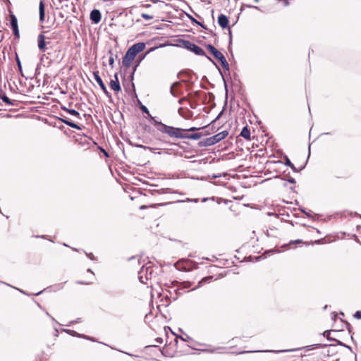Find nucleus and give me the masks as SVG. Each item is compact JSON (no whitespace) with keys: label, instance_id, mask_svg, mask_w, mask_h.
Wrapping results in <instances>:
<instances>
[{"label":"nucleus","instance_id":"obj_62","mask_svg":"<svg viewBox=\"0 0 361 361\" xmlns=\"http://www.w3.org/2000/svg\"><path fill=\"white\" fill-rule=\"evenodd\" d=\"M209 267L210 269H212V268L215 269V268H216V265L211 264Z\"/></svg>","mask_w":361,"mask_h":361},{"label":"nucleus","instance_id":"obj_63","mask_svg":"<svg viewBox=\"0 0 361 361\" xmlns=\"http://www.w3.org/2000/svg\"><path fill=\"white\" fill-rule=\"evenodd\" d=\"M144 268H145V265H142V266L140 268L139 271H144Z\"/></svg>","mask_w":361,"mask_h":361},{"label":"nucleus","instance_id":"obj_29","mask_svg":"<svg viewBox=\"0 0 361 361\" xmlns=\"http://www.w3.org/2000/svg\"><path fill=\"white\" fill-rule=\"evenodd\" d=\"M206 47L207 49H208V51L213 55L214 56L216 54H217L219 51L216 49L212 44H208L206 45Z\"/></svg>","mask_w":361,"mask_h":361},{"label":"nucleus","instance_id":"obj_46","mask_svg":"<svg viewBox=\"0 0 361 361\" xmlns=\"http://www.w3.org/2000/svg\"><path fill=\"white\" fill-rule=\"evenodd\" d=\"M221 174H212V176L209 175L208 177L209 178H219L221 177Z\"/></svg>","mask_w":361,"mask_h":361},{"label":"nucleus","instance_id":"obj_50","mask_svg":"<svg viewBox=\"0 0 361 361\" xmlns=\"http://www.w3.org/2000/svg\"><path fill=\"white\" fill-rule=\"evenodd\" d=\"M86 255H87V256L90 259H92V260H93V259H94V255H93V254H92V253H89V254L86 253Z\"/></svg>","mask_w":361,"mask_h":361},{"label":"nucleus","instance_id":"obj_6","mask_svg":"<svg viewBox=\"0 0 361 361\" xmlns=\"http://www.w3.org/2000/svg\"><path fill=\"white\" fill-rule=\"evenodd\" d=\"M10 25L15 38H20V31L18 28V19L13 13H10Z\"/></svg>","mask_w":361,"mask_h":361},{"label":"nucleus","instance_id":"obj_35","mask_svg":"<svg viewBox=\"0 0 361 361\" xmlns=\"http://www.w3.org/2000/svg\"><path fill=\"white\" fill-rule=\"evenodd\" d=\"M206 128V126L202 127V128L191 127L190 128H183V132H194V131H196L201 128Z\"/></svg>","mask_w":361,"mask_h":361},{"label":"nucleus","instance_id":"obj_31","mask_svg":"<svg viewBox=\"0 0 361 361\" xmlns=\"http://www.w3.org/2000/svg\"><path fill=\"white\" fill-rule=\"evenodd\" d=\"M16 63H17L18 69L20 72L21 75L23 76L21 62H20V59H19V57H18V56L17 54L16 56Z\"/></svg>","mask_w":361,"mask_h":361},{"label":"nucleus","instance_id":"obj_38","mask_svg":"<svg viewBox=\"0 0 361 361\" xmlns=\"http://www.w3.org/2000/svg\"><path fill=\"white\" fill-rule=\"evenodd\" d=\"M335 341L336 342L337 345H341V346H344V347H345V348H348L350 350H352L351 347H350L349 345H345V343H343V342H341V341H338V340H337V339H336V341Z\"/></svg>","mask_w":361,"mask_h":361},{"label":"nucleus","instance_id":"obj_25","mask_svg":"<svg viewBox=\"0 0 361 361\" xmlns=\"http://www.w3.org/2000/svg\"><path fill=\"white\" fill-rule=\"evenodd\" d=\"M125 75H123L122 77V82H123V86L126 90V92H128V94H134L133 92H132V87L130 86V82H127L126 80V78H125Z\"/></svg>","mask_w":361,"mask_h":361},{"label":"nucleus","instance_id":"obj_26","mask_svg":"<svg viewBox=\"0 0 361 361\" xmlns=\"http://www.w3.org/2000/svg\"><path fill=\"white\" fill-rule=\"evenodd\" d=\"M61 109L67 113H68L70 115L75 116V117H80V113L73 109H68L64 106H61Z\"/></svg>","mask_w":361,"mask_h":361},{"label":"nucleus","instance_id":"obj_41","mask_svg":"<svg viewBox=\"0 0 361 361\" xmlns=\"http://www.w3.org/2000/svg\"><path fill=\"white\" fill-rule=\"evenodd\" d=\"M224 109H222V110L219 113V114L217 115V116L216 117V118H215V119L212 122V123H214V122H215L216 120L219 119V118L221 117V116H222V115H223V114H224Z\"/></svg>","mask_w":361,"mask_h":361},{"label":"nucleus","instance_id":"obj_10","mask_svg":"<svg viewBox=\"0 0 361 361\" xmlns=\"http://www.w3.org/2000/svg\"><path fill=\"white\" fill-rule=\"evenodd\" d=\"M0 99H1L6 105L8 106H16L18 103L17 101L11 99L8 97H7L6 92L2 90H0Z\"/></svg>","mask_w":361,"mask_h":361},{"label":"nucleus","instance_id":"obj_28","mask_svg":"<svg viewBox=\"0 0 361 361\" xmlns=\"http://www.w3.org/2000/svg\"><path fill=\"white\" fill-rule=\"evenodd\" d=\"M109 54H110L109 59V64L111 67L114 66V58H117V54H114L112 49H110L109 51Z\"/></svg>","mask_w":361,"mask_h":361},{"label":"nucleus","instance_id":"obj_5","mask_svg":"<svg viewBox=\"0 0 361 361\" xmlns=\"http://www.w3.org/2000/svg\"><path fill=\"white\" fill-rule=\"evenodd\" d=\"M93 76L95 81L97 82L101 90L104 92L105 95L110 99L112 98V94L108 91L104 82H103L102 78L99 75V71H95L93 72Z\"/></svg>","mask_w":361,"mask_h":361},{"label":"nucleus","instance_id":"obj_34","mask_svg":"<svg viewBox=\"0 0 361 361\" xmlns=\"http://www.w3.org/2000/svg\"><path fill=\"white\" fill-rule=\"evenodd\" d=\"M331 331H325L322 335L326 337L329 341H336V338L330 337Z\"/></svg>","mask_w":361,"mask_h":361},{"label":"nucleus","instance_id":"obj_58","mask_svg":"<svg viewBox=\"0 0 361 361\" xmlns=\"http://www.w3.org/2000/svg\"><path fill=\"white\" fill-rule=\"evenodd\" d=\"M152 3L154 4H157V3H159V2H161V1L159 0H150Z\"/></svg>","mask_w":361,"mask_h":361},{"label":"nucleus","instance_id":"obj_37","mask_svg":"<svg viewBox=\"0 0 361 361\" xmlns=\"http://www.w3.org/2000/svg\"><path fill=\"white\" fill-rule=\"evenodd\" d=\"M141 16L145 20H152L153 18V16L147 13H142Z\"/></svg>","mask_w":361,"mask_h":361},{"label":"nucleus","instance_id":"obj_49","mask_svg":"<svg viewBox=\"0 0 361 361\" xmlns=\"http://www.w3.org/2000/svg\"><path fill=\"white\" fill-rule=\"evenodd\" d=\"M246 7L247 8H255L257 10H260L259 8L257 6H252V5H245Z\"/></svg>","mask_w":361,"mask_h":361},{"label":"nucleus","instance_id":"obj_23","mask_svg":"<svg viewBox=\"0 0 361 361\" xmlns=\"http://www.w3.org/2000/svg\"><path fill=\"white\" fill-rule=\"evenodd\" d=\"M202 134L200 133H190V134H185L184 133V137L183 139H188V140H199L202 137Z\"/></svg>","mask_w":361,"mask_h":361},{"label":"nucleus","instance_id":"obj_43","mask_svg":"<svg viewBox=\"0 0 361 361\" xmlns=\"http://www.w3.org/2000/svg\"><path fill=\"white\" fill-rule=\"evenodd\" d=\"M354 317H355L356 319H361V311H357V312L355 313Z\"/></svg>","mask_w":361,"mask_h":361},{"label":"nucleus","instance_id":"obj_47","mask_svg":"<svg viewBox=\"0 0 361 361\" xmlns=\"http://www.w3.org/2000/svg\"><path fill=\"white\" fill-rule=\"evenodd\" d=\"M33 237L35 238H43V239H47V235H33Z\"/></svg>","mask_w":361,"mask_h":361},{"label":"nucleus","instance_id":"obj_15","mask_svg":"<svg viewBox=\"0 0 361 361\" xmlns=\"http://www.w3.org/2000/svg\"><path fill=\"white\" fill-rule=\"evenodd\" d=\"M145 47L146 45L144 42H137L133 44L130 48L137 55L145 49Z\"/></svg>","mask_w":361,"mask_h":361},{"label":"nucleus","instance_id":"obj_55","mask_svg":"<svg viewBox=\"0 0 361 361\" xmlns=\"http://www.w3.org/2000/svg\"><path fill=\"white\" fill-rule=\"evenodd\" d=\"M147 149H149V151H151V152H154V151L156 149H155V148H154V147H149V146H147Z\"/></svg>","mask_w":361,"mask_h":361},{"label":"nucleus","instance_id":"obj_39","mask_svg":"<svg viewBox=\"0 0 361 361\" xmlns=\"http://www.w3.org/2000/svg\"><path fill=\"white\" fill-rule=\"evenodd\" d=\"M130 145L135 147H137V148H142V149H147V146H145V145H141V144H133L130 142Z\"/></svg>","mask_w":361,"mask_h":361},{"label":"nucleus","instance_id":"obj_12","mask_svg":"<svg viewBox=\"0 0 361 361\" xmlns=\"http://www.w3.org/2000/svg\"><path fill=\"white\" fill-rule=\"evenodd\" d=\"M217 22L219 26L221 27L223 29L228 28L229 19L226 15L222 13L220 14L218 16Z\"/></svg>","mask_w":361,"mask_h":361},{"label":"nucleus","instance_id":"obj_33","mask_svg":"<svg viewBox=\"0 0 361 361\" xmlns=\"http://www.w3.org/2000/svg\"><path fill=\"white\" fill-rule=\"evenodd\" d=\"M228 35H229V41H228V50L232 52V49L231 47V44H232V32L231 30V29L228 27Z\"/></svg>","mask_w":361,"mask_h":361},{"label":"nucleus","instance_id":"obj_36","mask_svg":"<svg viewBox=\"0 0 361 361\" xmlns=\"http://www.w3.org/2000/svg\"><path fill=\"white\" fill-rule=\"evenodd\" d=\"M282 180H286L290 183L295 184L296 183L295 179L294 178L290 177V176L286 178H281Z\"/></svg>","mask_w":361,"mask_h":361},{"label":"nucleus","instance_id":"obj_22","mask_svg":"<svg viewBox=\"0 0 361 361\" xmlns=\"http://www.w3.org/2000/svg\"><path fill=\"white\" fill-rule=\"evenodd\" d=\"M185 15H186L187 18L191 21V23L192 24L199 25V26H200L201 27H202L204 30L207 29V25H205L204 24L200 23V21L197 20L192 15H190L189 13H185Z\"/></svg>","mask_w":361,"mask_h":361},{"label":"nucleus","instance_id":"obj_32","mask_svg":"<svg viewBox=\"0 0 361 361\" xmlns=\"http://www.w3.org/2000/svg\"><path fill=\"white\" fill-rule=\"evenodd\" d=\"M179 85L178 82H173L171 86V89H170V92H171V94L173 96V97H176V94L175 93V91H176V89L175 87L176 86H178Z\"/></svg>","mask_w":361,"mask_h":361},{"label":"nucleus","instance_id":"obj_59","mask_svg":"<svg viewBox=\"0 0 361 361\" xmlns=\"http://www.w3.org/2000/svg\"><path fill=\"white\" fill-rule=\"evenodd\" d=\"M209 200V198L207 197H204L202 199V202H205L206 201H207Z\"/></svg>","mask_w":361,"mask_h":361},{"label":"nucleus","instance_id":"obj_16","mask_svg":"<svg viewBox=\"0 0 361 361\" xmlns=\"http://www.w3.org/2000/svg\"><path fill=\"white\" fill-rule=\"evenodd\" d=\"M138 279L142 283L147 284V281L151 279L152 272H138Z\"/></svg>","mask_w":361,"mask_h":361},{"label":"nucleus","instance_id":"obj_64","mask_svg":"<svg viewBox=\"0 0 361 361\" xmlns=\"http://www.w3.org/2000/svg\"><path fill=\"white\" fill-rule=\"evenodd\" d=\"M183 102V99H180L178 100V104H181Z\"/></svg>","mask_w":361,"mask_h":361},{"label":"nucleus","instance_id":"obj_45","mask_svg":"<svg viewBox=\"0 0 361 361\" xmlns=\"http://www.w3.org/2000/svg\"><path fill=\"white\" fill-rule=\"evenodd\" d=\"M99 149H101V151L103 152L104 155L106 157H109V153L102 147H99Z\"/></svg>","mask_w":361,"mask_h":361},{"label":"nucleus","instance_id":"obj_27","mask_svg":"<svg viewBox=\"0 0 361 361\" xmlns=\"http://www.w3.org/2000/svg\"><path fill=\"white\" fill-rule=\"evenodd\" d=\"M299 210L301 212H302L307 217L310 218V219L314 218L315 214L312 215V211H311V210L307 211L306 209L302 207H300Z\"/></svg>","mask_w":361,"mask_h":361},{"label":"nucleus","instance_id":"obj_56","mask_svg":"<svg viewBox=\"0 0 361 361\" xmlns=\"http://www.w3.org/2000/svg\"><path fill=\"white\" fill-rule=\"evenodd\" d=\"M198 202L199 199L197 198L191 199V202L197 203Z\"/></svg>","mask_w":361,"mask_h":361},{"label":"nucleus","instance_id":"obj_9","mask_svg":"<svg viewBox=\"0 0 361 361\" xmlns=\"http://www.w3.org/2000/svg\"><path fill=\"white\" fill-rule=\"evenodd\" d=\"M90 18L93 23L97 24L102 19V13L99 9L94 8L90 12Z\"/></svg>","mask_w":361,"mask_h":361},{"label":"nucleus","instance_id":"obj_24","mask_svg":"<svg viewBox=\"0 0 361 361\" xmlns=\"http://www.w3.org/2000/svg\"><path fill=\"white\" fill-rule=\"evenodd\" d=\"M284 158V164L286 166H288L290 168H291V169L294 171V172H299V170H298V168H296L295 166V165L290 161V160L289 159V158L288 157L287 155H284L283 157Z\"/></svg>","mask_w":361,"mask_h":361},{"label":"nucleus","instance_id":"obj_18","mask_svg":"<svg viewBox=\"0 0 361 361\" xmlns=\"http://www.w3.org/2000/svg\"><path fill=\"white\" fill-rule=\"evenodd\" d=\"M39 18L41 23H43L45 19V6L43 1H40L39 4Z\"/></svg>","mask_w":361,"mask_h":361},{"label":"nucleus","instance_id":"obj_11","mask_svg":"<svg viewBox=\"0 0 361 361\" xmlns=\"http://www.w3.org/2000/svg\"><path fill=\"white\" fill-rule=\"evenodd\" d=\"M59 119L62 123H63L64 124H66L68 126L71 127V128H73L74 129H77V130H81L82 129V126H80L79 124H78V123L71 121L70 119H68L66 116L60 117V118H59Z\"/></svg>","mask_w":361,"mask_h":361},{"label":"nucleus","instance_id":"obj_57","mask_svg":"<svg viewBox=\"0 0 361 361\" xmlns=\"http://www.w3.org/2000/svg\"><path fill=\"white\" fill-rule=\"evenodd\" d=\"M142 7H144V8H149V7H151V5H150V4H142Z\"/></svg>","mask_w":361,"mask_h":361},{"label":"nucleus","instance_id":"obj_52","mask_svg":"<svg viewBox=\"0 0 361 361\" xmlns=\"http://www.w3.org/2000/svg\"><path fill=\"white\" fill-rule=\"evenodd\" d=\"M307 162V160L306 161L305 164L303 166H300V167H299V168L298 169V170H299V172H300V171H302V169H305V166H306Z\"/></svg>","mask_w":361,"mask_h":361},{"label":"nucleus","instance_id":"obj_2","mask_svg":"<svg viewBox=\"0 0 361 361\" xmlns=\"http://www.w3.org/2000/svg\"><path fill=\"white\" fill-rule=\"evenodd\" d=\"M156 129L163 133L167 135L170 137L183 139V128H176L163 123L161 121L155 122Z\"/></svg>","mask_w":361,"mask_h":361},{"label":"nucleus","instance_id":"obj_3","mask_svg":"<svg viewBox=\"0 0 361 361\" xmlns=\"http://www.w3.org/2000/svg\"><path fill=\"white\" fill-rule=\"evenodd\" d=\"M228 135V132L227 130H224L221 133H219L214 136L210 137L205 138L198 142V147H209L212 146L219 142L221 141Z\"/></svg>","mask_w":361,"mask_h":361},{"label":"nucleus","instance_id":"obj_4","mask_svg":"<svg viewBox=\"0 0 361 361\" xmlns=\"http://www.w3.org/2000/svg\"><path fill=\"white\" fill-rule=\"evenodd\" d=\"M137 54L129 47L123 57L122 64L126 68L130 66Z\"/></svg>","mask_w":361,"mask_h":361},{"label":"nucleus","instance_id":"obj_48","mask_svg":"<svg viewBox=\"0 0 361 361\" xmlns=\"http://www.w3.org/2000/svg\"><path fill=\"white\" fill-rule=\"evenodd\" d=\"M178 202H191V199L188 197L184 200H179Z\"/></svg>","mask_w":361,"mask_h":361},{"label":"nucleus","instance_id":"obj_20","mask_svg":"<svg viewBox=\"0 0 361 361\" xmlns=\"http://www.w3.org/2000/svg\"><path fill=\"white\" fill-rule=\"evenodd\" d=\"M109 86L110 88L116 92L121 91V87L119 80H111L109 82Z\"/></svg>","mask_w":361,"mask_h":361},{"label":"nucleus","instance_id":"obj_42","mask_svg":"<svg viewBox=\"0 0 361 361\" xmlns=\"http://www.w3.org/2000/svg\"><path fill=\"white\" fill-rule=\"evenodd\" d=\"M302 243V240H291L290 243H289V245H292V244H300Z\"/></svg>","mask_w":361,"mask_h":361},{"label":"nucleus","instance_id":"obj_44","mask_svg":"<svg viewBox=\"0 0 361 361\" xmlns=\"http://www.w3.org/2000/svg\"><path fill=\"white\" fill-rule=\"evenodd\" d=\"M173 267L176 269H177L178 271H190V270H189L188 269H187V268H184V269H180V268H178V267H176V264H173Z\"/></svg>","mask_w":361,"mask_h":361},{"label":"nucleus","instance_id":"obj_30","mask_svg":"<svg viewBox=\"0 0 361 361\" xmlns=\"http://www.w3.org/2000/svg\"><path fill=\"white\" fill-rule=\"evenodd\" d=\"M128 261L135 264H138V265L140 264V259L136 256H133V257L128 258Z\"/></svg>","mask_w":361,"mask_h":361},{"label":"nucleus","instance_id":"obj_7","mask_svg":"<svg viewBox=\"0 0 361 361\" xmlns=\"http://www.w3.org/2000/svg\"><path fill=\"white\" fill-rule=\"evenodd\" d=\"M50 42H46V37L43 33H40L37 36V47L40 51H46V50L47 49V45Z\"/></svg>","mask_w":361,"mask_h":361},{"label":"nucleus","instance_id":"obj_8","mask_svg":"<svg viewBox=\"0 0 361 361\" xmlns=\"http://www.w3.org/2000/svg\"><path fill=\"white\" fill-rule=\"evenodd\" d=\"M214 57L221 63V65L224 70L229 71V64L221 52L219 51L214 56Z\"/></svg>","mask_w":361,"mask_h":361},{"label":"nucleus","instance_id":"obj_54","mask_svg":"<svg viewBox=\"0 0 361 361\" xmlns=\"http://www.w3.org/2000/svg\"><path fill=\"white\" fill-rule=\"evenodd\" d=\"M161 192H159V190H154L152 192V195H156V194H161Z\"/></svg>","mask_w":361,"mask_h":361},{"label":"nucleus","instance_id":"obj_21","mask_svg":"<svg viewBox=\"0 0 361 361\" xmlns=\"http://www.w3.org/2000/svg\"><path fill=\"white\" fill-rule=\"evenodd\" d=\"M240 135L247 140H251L250 131L248 126H245L243 128L240 133Z\"/></svg>","mask_w":361,"mask_h":361},{"label":"nucleus","instance_id":"obj_19","mask_svg":"<svg viewBox=\"0 0 361 361\" xmlns=\"http://www.w3.org/2000/svg\"><path fill=\"white\" fill-rule=\"evenodd\" d=\"M87 277L85 280L78 281H77L78 283L80 284H90L93 282V281L95 279L94 277V272H87Z\"/></svg>","mask_w":361,"mask_h":361},{"label":"nucleus","instance_id":"obj_13","mask_svg":"<svg viewBox=\"0 0 361 361\" xmlns=\"http://www.w3.org/2000/svg\"><path fill=\"white\" fill-rule=\"evenodd\" d=\"M225 275L220 273L216 277L213 276H205L200 281H199L198 286H203L204 283H210L213 280H217L218 279L223 278Z\"/></svg>","mask_w":361,"mask_h":361},{"label":"nucleus","instance_id":"obj_14","mask_svg":"<svg viewBox=\"0 0 361 361\" xmlns=\"http://www.w3.org/2000/svg\"><path fill=\"white\" fill-rule=\"evenodd\" d=\"M140 110L142 111V113L147 114V117L152 121L154 126H155V122H160V121H158L157 119H156L155 117L152 116L150 114L149 111L147 109V107L146 106L143 105L141 102H140Z\"/></svg>","mask_w":361,"mask_h":361},{"label":"nucleus","instance_id":"obj_17","mask_svg":"<svg viewBox=\"0 0 361 361\" xmlns=\"http://www.w3.org/2000/svg\"><path fill=\"white\" fill-rule=\"evenodd\" d=\"M138 66H139V63L137 64H136L133 68V71H132V72L130 73V75L128 76L129 82H130V86L132 87V92L134 93V94H136V92H135V84L133 83V80H134L135 73L137 67Z\"/></svg>","mask_w":361,"mask_h":361},{"label":"nucleus","instance_id":"obj_1","mask_svg":"<svg viewBox=\"0 0 361 361\" xmlns=\"http://www.w3.org/2000/svg\"><path fill=\"white\" fill-rule=\"evenodd\" d=\"M180 43L182 44V46L183 48H185V49L194 53L195 55L197 56H205L209 61H210L214 65H215L220 73V75H221L222 77V80H223V82H224V88H225V90H226V95L227 96V94H228V85H227V82H226V80L223 75V73L221 71V70L220 69V68L216 65V62L209 56H207L205 53V51L199 46H197V44L191 42L189 40H185V39H182L180 40ZM227 104V99H226V102H225V105H226Z\"/></svg>","mask_w":361,"mask_h":361},{"label":"nucleus","instance_id":"obj_51","mask_svg":"<svg viewBox=\"0 0 361 361\" xmlns=\"http://www.w3.org/2000/svg\"><path fill=\"white\" fill-rule=\"evenodd\" d=\"M114 80H118V73H116L114 75Z\"/></svg>","mask_w":361,"mask_h":361},{"label":"nucleus","instance_id":"obj_40","mask_svg":"<svg viewBox=\"0 0 361 361\" xmlns=\"http://www.w3.org/2000/svg\"><path fill=\"white\" fill-rule=\"evenodd\" d=\"M156 140H158V141L162 142L163 143L168 144V145H174L173 143H171L170 142L164 140L161 137H157L156 138Z\"/></svg>","mask_w":361,"mask_h":361},{"label":"nucleus","instance_id":"obj_61","mask_svg":"<svg viewBox=\"0 0 361 361\" xmlns=\"http://www.w3.org/2000/svg\"><path fill=\"white\" fill-rule=\"evenodd\" d=\"M276 252V250H269L268 251V252H269V253H274V252Z\"/></svg>","mask_w":361,"mask_h":361},{"label":"nucleus","instance_id":"obj_60","mask_svg":"<svg viewBox=\"0 0 361 361\" xmlns=\"http://www.w3.org/2000/svg\"><path fill=\"white\" fill-rule=\"evenodd\" d=\"M209 94L211 98H212L213 99H214V95L213 93L209 92Z\"/></svg>","mask_w":361,"mask_h":361},{"label":"nucleus","instance_id":"obj_53","mask_svg":"<svg viewBox=\"0 0 361 361\" xmlns=\"http://www.w3.org/2000/svg\"><path fill=\"white\" fill-rule=\"evenodd\" d=\"M155 341L158 343H161L163 342V339L161 338H156Z\"/></svg>","mask_w":361,"mask_h":361}]
</instances>
